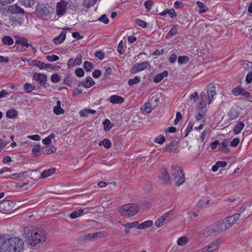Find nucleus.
<instances>
[{
    "instance_id": "nucleus-1",
    "label": "nucleus",
    "mask_w": 252,
    "mask_h": 252,
    "mask_svg": "<svg viewBox=\"0 0 252 252\" xmlns=\"http://www.w3.org/2000/svg\"><path fill=\"white\" fill-rule=\"evenodd\" d=\"M24 242L18 237H11L5 240L0 246V252H22Z\"/></svg>"
},
{
    "instance_id": "nucleus-2",
    "label": "nucleus",
    "mask_w": 252,
    "mask_h": 252,
    "mask_svg": "<svg viewBox=\"0 0 252 252\" xmlns=\"http://www.w3.org/2000/svg\"><path fill=\"white\" fill-rule=\"evenodd\" d=\"M26 236L28 244L31 246H34L38 243L45 242L47 233L41 229L28 230L26 232Z\"/></svg>"
},
{
    "instance_id": "nucleus-3",
    "label": "nucleus",
    "mask_w": 252,
    "mask_h": 252,
    "mask_svg": "<svg viewBox=\"0 0 252 252\" xmlns=\"http://www.w3.org/2000/svg\"><path fill=\"white\" fill-rule=\"evenodd\" d=\"M172 175L175 185L180 186L184 183L185 181V174L182 168L177 165H172L171 167Z\"/></svg>"
},
{
    "instance_id": "nucleus-4",
    "label": "nucleus",
    "mask_w": 252,
    "mask_h": 252,
    "mask_svg": "<svg viewBox=\"0 0 252 252\" xmlns=\"http://www.w3.org/2000/svg\"><path fill=\"white\" fill-rule=\"evenodd\" d=\"M121 214L126 217H132L139 212V208L136 204L128 203L122 205L119 209Z\"/></svg>"
},
{
    "instance_id": "nucleus-5",
    "label": "nucleus",
    "mask_w": 252,
    "mask_h": 252,
    "mask_svg": "<svg viewBox=\"0 0 252 252\" xmlns=\"http://www.w3.org/2000/svg\"><path fill=\"white\" fill-rule=\"evenodd\" d=\"M51 7L47 3H38L36 5V13L38 16L44 18L50 13Z\"/></svg>"
},
{
    "instance_id": "nucleus-6",
    "label": "nucleus",
    "mask_w": 252,
    "mask_h": 252,
    "mask_svg": "<svg viewBox=\"0 0 252 252\" xmlns=\"http://www.w3.org/2000/svg\"><path fill=\"white\" fill-rule=\"evenodd\" d=\"M71 6L70 2L65 0H62L56 4V12L58 15L63 16L69 7Z\"/></svg>"
},
{
    "instance_id": "nucleus-7",
    "label": "nucleus",
    "mask_w": 252,
    "mask_h": 252,
    "mask_svg": "<svg viewBox=\"0 0 252 252\" xmlns=\"http://www.w3.org/2000/svg\"><path fill=\"white\" fill-rule=\"evenodd\" d=\"M221 240L220 239H217L214 242L211 243L208 246L205 247L200 252H213L219 249Z\"/></svg>"
},
{
    "instance_id": "nucleus-8",
    "label": "nucleus",
    "mask_w": 252,
    "mask_h": 252,
    "mask_svg": "<svg viewBox=\"0 0 252 252\" xmlns=\"http://www.w3.org/2000/svg\"><path fill=\"white\" fill-rule=\"evenodd\" d=\"M231 92L232 94L236 96L241 95L246 98H250L251 97L250 94L242 88L241 86L235 87L232 90Z\"/></svg>"
},
{
    "instance_id": "nucleus-9",
    "label": "nucleus",
    "mask_w": 252,
    "mask_h": 252,
    "mask_svg": "<svg viewBox=\"0 0 252 252\" xmlns=\"http://www.w3.org/2000/svg\"><path fill=\"white\" fill-rule=\"evenodd\" d=\"M213 231L214 232H220L226 230L229 228L225 223V220H222L218 221L213 225Z\"/></svg>"
},
{
    "instance_id": "nucleus-10",
    "label": "nucleus",
    "mask_w": 252,
    "mask_h": 252,
    "mask_svg": "<svg viewBox=\"0 0 252 252\" xmlns=\"http://www.w3.org/2000/svg\"><path fill=\"white\" fill-rule=\"evenodd\" d=\"M207 89L208 95V103L209 104H210L215 98L214 97V96L216 94L215 87L214 86V85L210 84L207 86Z\"/></svg>"
},
{
    "instance_id": "nucleus-11",
    "label": "nucleus",
    "mask_w": 252,
    "mask_h": 252,
    "mask_svg": "<svg viewBox=\"0 0 252 252\" xmlns=\"http://www.w3.org/2000/svg\"><path fill=\"white\" fill-rule=\"evenodd\" d=\"M149 64V63L148 61H145L141 63H135L132 65L131 68V72L132 73H136L143 70L147 67Z\"/></svg>"
},
{
    "instance_id": "nucleus-12",
    "label": "nucleus",
    "mask_w": 252,
    "mask_h": 252,
    "mask_svg": "<svg viewBox=\"0 0 252 252\" xmlns=\"http://www.w3.org/2000/svg\"><path fill=\"white\" fill-rule=\"evenodd\" d=\"M240 213H236L233 215L229 216L224 219L225 223L229 228L231 227L239 219L240 217Z\"/></svg>"
},
{
    "instance_id": "nucleus-13",
    "label": "nucleus",
    "mask_w": 252,
    "mask_h": 252,
    "mask_svg": "<svg viewBox=\"0 0 252 252\" xmlns=\"http://www.w3.org/2000/svg\"><path fill=\"white\" fill-rule=\"evenodd\" d=\"M106 233L104 231H99L94 233H89L82 237L83 240H89L98 237H105Z\"/></svg>"
},
{
    "instance_id": "nucleus-14",
    "label": "nucleus",
    "mask_w": 252,
    "mask_h": 252,
    "mask_svg": "<svg viewBox=\"0 0 252 252\" xmlns=\"http://www.w3.org/2000/svg\"><path fill=\"white\" fill-rule=\"evenodd\" d=\"M7 11L9 13L24 14L25 11L17 4H12L8 6Z\"/></svg>"
},
{
    "instance_id": "nucleus-15",
    "label": "nucleus",
    "mask_w": 252,
    "mask_h": 252,
    "mask_svg": "<svg viewBox=\"0 0 252 252\" xmlns=\"http://www.w3.org/2000/svg\"><path fill=\"white\" fill-rule=\"evenodd\" d=\"M33 78L37 81L40 85L44 86L47 81V76L45 74L34 73L33 75Z\"/></svg>"
},
{
    "instance_id": "nucleus-16",
    "label": "nucleus",
    "mask_w": 252,
    "mask_h": 252,
    "mask_svg": "<svg viewBox=\"0 0 252 252\" xmlns=\"http://www.w3.org/2000/svg\"><path fill=\"white\" fill-rule=\"evenodd\" d=\"M30 65H33L34 66H36L40 69H43L47 68H51L52 64H46L44 63L43 62L36 61V60H32L31 63H30Z\"/></svg>"
},
{
    "instance_id": "nucleus-17",
    "label": "nucleus",
    "mask_w": 252,
    "mask_h": 252,
    "mask_svg": "<svg viewBox=\"0 0 252 252\" xmlns=\"http://www.w3.org/2000/svg\"><path fill=\"white\" fill-rule=\"evenodd\" d=\"M10 21L12 25L17 26L24 24L25 20L23 17L16 15L10 17Z\"/></svg>"
},
{
    "instance_id": "nucleus-18",
    "label": "nucleus",
    "mask_w": 252,
    "mask_h": 252,
    "mask_svg": "<svg viewBox=\"0 0 252 252\" xmlns=\"http://www.w3.org/2000/svg\"><path fill=\"white\" fill-rule=\"evenodd\" d=\"M177 142L172 141L165 147V151L166 152L178 153L179 151L177 148Z\"/></svg>"
},
{
    "instance_id": "nucleus-19",
    "label": "nucleus",
    "mask_w": 252,
    "mask_h": 252,
    "mask_svg": "<svg viewBox=\"0 0 252 252\" xmlns=\"http://www.w3.org/2000/svg\"><path fill=\"white\" fill-rule=\"evenodd\" d=\"M200 99L201 101L198 104V109L199 110H207L206 109V99H207V95L204 92H202L200 94Z\"/></svg>"
},
{
    "instance_id": "nucleus-20",
    "label": "nucleus",
    "mask_w": 252,
    "mask_h": 252,
    "mask_svg": "<svg viewBox=\"0 0 252 252\" xmlns=\"http://www.w3.org/2000/svg\"><path fill=\"white\" fill-rule=\"evenodd\" d=\"M66 32L63 29L60 34L58 36L54 38L53 41L56 44H60L63 42L66 37Z\"/></svg>"
},
{
    "instance_id": "nucleus-21",
    "label": "nucleus",
    "mask_w": 252,
    "mask_h": 252,
    "mask_svg": "<svg viewBox=\"0 0 252 252\" xmlns=\"http://www.w3.org/2000/svg\"><path fill=\"white\" fill-rule=\"evenodd\" d=\"M107 100L113 104H121L124 101V99L121 96L112 95L108 98Z\"/></svg>"
},
{
    "instance_id": "nucleus-22",
    "label": "nucleus",
    "mask_w": 252,
    "mask_h": 252,
    "mask_svg": "<svg viewBox=\"0 0 252 252\" xmlns=\"http://www.w3.org/2000/svg\"><path fill=\"white\" fill-rule=\"evenodd\" d=\"M138 225L137 221H134L132 222H128L123 224V225L125 227L124 232L126 234H128L130 229L133 227H136Z\"/></svg>"
},
{
    "instance_id": "nucleus-23",
    "label": "nucleus",
    "mask_w": 252,
    "mask_h": 252,
    "mask_svg": "<svg viewBox=\"0 0 252 252\" xmlns=\"http://www.w3.org/2000/svg\"><path fill=\"white\" fill-rule=\"evenodd\" d=\"M80 84L86 88H89L94 84V82L91 77L89 76L85 81L81 82Z\"/></svg>"
},
{
    "instance_id": "nucleus-24",
    "label": "nucleus",
    "mask_w": 252,
    "mask_h": 252,
    "mask_svg": "<svg viewBox=\"0 0 252 252\" xmlns=\"http://www.w3.org/2000/svg\"><path fill=\"white\" fill-rule=\"evenodd\" d=\"M13 203L9 200H5L0 203V208L4 211H9L12 208Z\"/></svg>"
},
{
    "instance_id": "nucleus-25",
    "label": "nucleus",
    "mask_w": 252,
    "mask_h": 252,
    "mask_svg": "<svg viewBox=\"0 0 252 252\" xmlns=\"http://www.w3.org/2000/svg\"><path fill=\"white\" fill-rule=\"evenodd\" d=\"M159 178L165 182H167L170 180L169 174L165 169H161L159 175Z\"/></svg>"
},
{
    "instance_id": "nucleus-26",
    "label": "nucleus",
    "mask_w": 252,
    "mask_h": 252,
    "mask_svg": "<svg viewBox=\"0 0 252 252\" xmlns=\"http://www.w3.org/2000/svg\"><path fill=\"white\" fill-rule=\"evenodd\" d=\"M61 101L58 100L57 101V105L54 107L53 112L57 115H59L64 113V110L61 107Z\"/></svg>"
},
{
    "instance_id": "nucleus-27",
    "label": "nucleus",
    "mask_w": 252,
    "mask_h": 252,
    "mask_svg": "<svg viewBox=\"0 0 252 252\" xmlns=\"http://www.w3.org/2000/svg\"><path fill=\"white\" fill-rule=\"evenodd\" d=\"M153 224L152 220H148L139 224H138L137 228L140 229H144L151 227Z\"/></svg>"
},
{
    "instance_id": "nucleus-28",
    "label": "nucleus",
    "mask_w": 252,
    "mask_h": 252,
    "mask_svg": "<svg viewBox=\"0 0 252 252\" xmlns=\"http://www.w3.org/2000/svg\"><path fill=\"white\" fill-rule=\"evenodd\" d=\"M168 72L167 71H164L161 73H159L156 75L154 79V81L155 83H159L165 77L167 76L168 75Z\"/></svg>"
},
{
    "instance_id": "nucleus-29",
    "label": "nucleus",
    "mask_w": 252,
    "mask_h": 252,
    "mask_svg": "<svg viewBox=\"0 0 252 252\" xmlns=\"http://www.w3.org/2000/svg\"><path fill=\"white\" fill-rule=\"evenodd\" d=\"M18 116V112L14 109H10L7 111L6 116L9 119H14Z\"/></svg>"
},
{
    "instance_id": "nucleus-30",
    "label": "nucleus",
    "mask_w": 252,
    "mask_h": 252,
    "mask_svg": "<svg viewBox=\"0 0 252 252\" xmlns=\"http://www.w3.org/2000/svg\"><path fill=\"white\" fill-rule=\"evenodd\" d=\"M95 113H96V111L91 109H84L79 112L80 117H87L89 114H94Z\"/></svg>"
},
{
    "instance_id": "nucleus-31",
    "label": "nucleus",
    "mask_w": 252,
    "mask_h": 252,
    "mask_svg": "<svg viewBox=\"0 0 252 252\" xmlns=\"http://www.w3.org/2000/svg\"><path fill=\"white\" fill-rule=\"evenodd\" d=\"M56 169L54 168L48 169L44 170L41 173V177L42 178H45L52 175L55 173Z\"/></svg>"
},
{
    "instance_id": "nucleus-32",
    "label": "nucleus",
    "mask_w": 252,
    "mask_h": 252,
    "mask_svg": "<svg viewBox=\"0 0 252 252\" xmlns=\"http://www.w3.org/2000/svg\"><path fill=\"white\" fill-rule=\"evenodd\" d=\"M245 126L244 123L242 122H240L236 125L233 128V132L236 134H238L240 133L242 130L244 128Z\"/></svg>"
},
{
    "instance_id": "nucleus-33",
    "label": "nucleus",
    "mask_w": 252,
    "mask_h": 252,
    "mask_svg": "<svg viewBox=\"0 0 252 252\" xmlns=\"http://www.w3.org/2000/svg\"><path fill=\"white\" fill-rule=\"evenodd\" d=\"M241 66L244 69L252 72V62L244 61L243 62Z\"/></svg>"
},
{
    "instance_id": "nucleus-34",
    "label": "nucleus",
    "mask_w": 252,
    "mask_h": 252,
    "mask_svg": "<svg viewBox=\"0 0 252 252\" xmlns=\"http://www.w3.org/2000/svg\"><path fill=\"white\" fill-rule=\"evenodd\" d=\"M2 42L3 44L8 46L12 45L14 43L13 39L10 36L8 35H6L2 38Z\"/></svg>"
},
{
    "instance_id": "nucleus-35",
    "label": "nucleus",
    "mask_w": 252,
    "mask_h": 252,
    "mask_svg": "<svg viewBox=\"0 0 252 252\" xmlns=\"http://www.w3.org/2000/svg\"><path fill=\"white\" fill-rule=\"evenodd\" d=\"M177 30L178 26L177 25H175L174 26H173L171 29L167 34L166 38L167 39H170L171 38H172L174 35H175L177 33Z\"/></svg>"
},
{
    "instance_id": "nucleus-36",
    "label": "nucleus",
    "mask_w": 252,
    "mask_h": 252,
    "mask_svg": "<svg viewBox=\"0 0 252 252\" xmlns=\"http://www.w3.org/2000/svg\"><path fill=\"white\" fill-rule=\"evenodd\" d=\"M219 149L220 151H222L225 153H227L229 151V149L227 148L226 140H223L219 144Z\"/></svg>"
},
{
    "instance_id": "nucleus-37",
    "label": "nucleus",
    "mask_w": 252,
    "mask_h": 252,
    "mask_svg": "<svg viewBox=\"0 0 252 252\" xmlns=\"http://www.w3.org/2000/svg\"><path fill=\"white\" fill-rule=\"evenodd\" d=\"M84 212V210L82 209L74 211L71 213L70 217L71 219H75L81 216Z\"/></svg>"
},
{
    "instance_id": "nucleus-38",
    "label": "nucleus",
    "mask_w": 252,
    "mask_h": 252,
    "mask_svg": "<svg viewBox=\"0 0 252 252\" xmlns=\"http://www.w3.org/2000/svg\"><path fill=\"white\" fill-rule=\"evenodd\" d=\"M239 116V112L238 111L234 109L231 108L228 113V116L230 120H235Z\"/></svg>"
},
{
    "instance_id": "nucleus-39",
    "label": "nucleus",
    "mask_w": 252,
    "mask_h": 252,
    "mask_svg": "<svg viewBox=\"0 0 252 252\" xmlns=\"http://www.w3.org/2000/svg\"><path fill=\"white\" fill-rule=\"evenodd\" d=\"M23 87L24 90L28 93H31L35 89V86L30 83L25 84Z\"/></svg>"
},
{
    "instance_id": "nucleus-40",
    "label": "nucleus",
    "mask_w": 252,
    "mask_h": 252,
    "mask_svg": "<svg viewBox=\"0 0 252 252\" xmlns=\"http://www.w3.org/2000/svg\"><path fill=\"white\" fill-rule=\"evenodd\" d=\"M99 145L103 146L105 148L108 149L111 147V143L109 139L105 138L103 140L99 142Z\"/></svg>"
},
{
    "instance_id": "nucleus-41",
    "label": "nucleus",
    "mask_w": 252,
    "mask_h": 252,
    "mask_svg": "<svg viewBox=\"0 0 252 252\" xmlns=\"http://www.w3.org/2000/svg\"><path fill=\"white\" fill-rule=\"evenodd\" d=\"M141 109L146 113H150L153 110L152 106L150 103H146L141 106Z\"/></svg>"
},
{
    "instance_id": "nucleus-42",
    "label": "nucleus",
    "mask_w": 252,
    "mask_h": 252,
    "mask_svg": "<svg viewBox=\"0 0 252 252\" xmlns=\"http://www.w3.org/2000/svg\"><path fill=\"white\" fill-rule=\"evenodd\" d=\"M20 1L26 7H31L34 5L35 0H20Z\"/></svg>"
},
{
    "instance_id": "nucleus-43",
    "label": "nucleus",
    "mask_w": 252,
    "mask_h": 252,
    "mask_svg": "<svg viewBox=\"0 0 252 252\" xmlns=\"http://www.w3.org/2000/svg\"><path fill=\"white\" fill-rule=\"evenodd\" d=\"M189 61V58L187 56H179L178 58V62L179 64L187 63Z\"/></svg>"
},
{
    "instance_id": "nucleus-44",
    "label": "nucleus",
    "mask_w": 252,
    "mask_h": 252,
    "mask_svg": "<svg viewBox=\"0 0 252 252\" xmlns=\"http://www.w3.org/2000/svg\"><path fill=\"white\" fill-rule=\"evenodd\" d=\"M83 66L84 69L87 72L91 71L94 68L93 64L88 61H85L84 63Z\"/></svg>"
},
{
    "instance_id": "nucleus-45",
    "label": "nucleus",
    "mask_w": 252,
    "mask_h": 252,
    "mask_svg": "<svg viewBox=\"0 0 252 252\" xmlns=\"http://www.w3.org/2000/svg\"><path fill=\"white\" fill-rule=\"evenodd\" d=\"M51 81L53 83H59L61 80V77L58 73H54L51 77Z\"/></svg>"
},
{
    "instance_id": "nucleus-46",
    "label": "nucleus",
    "mask_w": 252,
    "mask_h": 252,
    "mask_svg": "<svg viewBox=\"0 0 252 252\" xmlns=\"http://www.w3.org/2000/svg\"><path fill=\"white\" fill-rule=\"evenodd\" d=\"M188 239L186 236L180 237L177 241V244L179 246H184L188 242Z\"/></svg>"
},
{
    "instance_id": "nucleus-47",
    "label": "nucleus",
    "mask_w": 252,
    "mask_h": 252,
    "mask_svg": "<svg viewBox=\"0 0 252 252\" xmlns=\"http://www.w3.org/2000/svg\"><path fill=\"white\" fill-rule=\"evenodd\" d=\"M103 124L104 129L105 131L110 130L112 127L111 123L108 119L105 120V121L103 122Z\"/></svg>"
},
{
    "instance_id": "nucleus-48",
    "label": "nucleus",
    "mask_w": 252,
    "mask_h": 252,
    "mask_svg": "<svg viewBox=\"0 0 252 252\" xmlns=\"http://www.w3.org/2000/svg\"><path fill=\"white\" fill-rule=\"evenodd\" d=\"M207 110H204L202 111L199 110L198 113L196 116V119L197 120H200L206 115Z\"/></svg>"
},
{
    "instance_id": "nucleus-49",
    "label": "nucleus",
    "mask_w": 252,
    "mask_h": 252,
    "mask_svg": "<svg viewBox=\"0 0 252 252\" xmlns=\"http://www.w3.org/2000/svg\"><path fill=\"white\" fill-rule=\"evenodd\" d=\"M141 81L140 78L138 76H135L133 79H129L128 81V84L130 86H132L134 84L139 83Z\"/></svg>"
},
{
    "instance_id": "nucleus-50",
    "label": "nucleus",
    "mask_w": 252,
    "mask_h": 252,
    "mask_svg": "<svg viewBox=\"0 0 252 252\" xmlns=\"http://www.w3.org/2000/svg\"><path fill=\"white\" fill-rule=\"evenodd\" d=\"M56 151V148L54 146H52V147H46L43 150V153L44 154H50L51 153H53Z\"/></svg>"
},
{
    "instance_id": "nucleus-51",
    "label": "nucleus",
    "mask_w": 252,
    "mask_h": 252,
    "mask_svg": "<svg viewBox=\"0 0 252 252\" xmlns=\"http://www.w3.org/2000/svg\"><path fill=\"white\" fill-rule=\"evenodd\" d=\"M96 1L97 0H84V5L87 7H90L94 5Z\"/></svg>"
},
{
    "instance_id": "nucleus-52",
    "label": "nucleus",
    "mask_w": 252,
    "mask_h": 252,
    "mask_svg": "<svg viewBox=\"0 0 252 252\" xmlns=\"http://www.w3.org/2000/svg\"><path fill=\"white\" fill-rule=\"evenodd\" d=\"M135 23L143 28H145L147 26L146 22L139 19H135Z\"/></svg>"
},
{
    "instance_id": "nucleus-53",
    "label": "nucleus",
    "mask_w": 252,
    "mask_h": 252,
    "mask_svg": "<svg viewBox=\"0 0 252 252\" xmlns=\"http://www.w3.org/2000/svg\"><path fill=\"white\" fill-rule=\"evenodd\" d=\"M165 220L163 218L160 217L155 221V224L157 227H160L163 225V222Z\"/></svg>"
},
{
    "instance_id": "nucleus-54",
    "label": "nucleus",
    "mask_w": 252,
    "mask_h": 252,
    "mask_svg": "<svg viewBox=\"0 0 252 252\" xmlns=\"http://www.w3.org/2000/svg\"><path fill=\"white\" fill-rule=\"evenodd\" d=\"M197 6L200 8V11L201 13H204L207 11L208 8L206 6H204L203 3L200 1L196 2Z\"/></svg>"
},
{
    "instance_id": "nucleus-55",
    "label": "nucleus",
    "mask_w": 252,
    "mask_h": 252,
    "mask_svg": "<svg viewBox=\"0 0 252 252\" xmlns=\"http://www.w3.org/2000/svg\"><path fill=\"white\" fill-rule=\"evenodd\" d=\"M165 141V138L164 136L159 135L158 137L156 138L154 141L155 142L162 144Z\"/></svg>"
},
{
    "instance_id": "nucleus-56",
    "label": "nucleus",
    "mask_w": 252,
    "mask_h": 252,
    "mask_svg": "<svg viewBox=\"0 0 252 252\" xmlns=\"http://www.w3.org/2000/svg\"><path fill=\"white\" fill-rule=\"evenodd\" d=\"M153 4L154 3L152 0H148L145 2L144 5L148 12L151 9Z\"/></svg>"
},
{
    "instance_id": "nucleus-57",
    "label": "nucleus",
    "mask_w": 252,
    "mask_h": 252,
    "mask_svg": "<svg viewBox=\"0 0 252 252\" xmlns=\"http://www.w3.org/2000/svg\"><path fill=\"white\" fill-rule=\"evenodd\" d=\"M82 56L81 54H78L77 55V56H76L75 59L74 60L75 62H74V63H75L76 65H80L81 64L82 62Z\"/></svg>"
},
{
    "instance_id": "nucleus-58",
    "label": "nucleus",
    "mask_w": 252,
    "mask_h": 252,
    "mask_svg": "<svg viewBox=\"0 0 252 252\" xmlns=\"http://www.w3.org/2000/svg\"><path fill=\"white\" fill-rule=\"evenodd\" d=\"M46 59L49 62H53L58 61L59 59V57L56 55H53L51 56H47Z\"/></svg>"
},
{
    "instance_id": "nucleus-59",
    "label": "nucleus",
    "mask_w": 252,
    "mask_h": 252,
    "mask_svg": "<svg viewBox=\"0 0 252 252\" xmlns=\"http://www.w3.org/2000/svg\"><path fill=\"white\" fill-rule=\"evenodd\" d=\"M193 124L192 123L189 122L188 124V126H187V128L186 130V133L185 136L186 137L188 135L189 133L191 131L192 129V127L193 126Z\"/></svg>"
},
{
    "instance_id": "nucleus-60",
    "label": "nucleus",
    "mask_w": 252,
    "mask_h": 252,
    "mask_svg": "<svg viewBox=\"0 0 252 252\" xmlns=\"http://www.w3.org/2000/svg\"><path fill=\"white\" fill-rule=\"evenodd\" d=\"M95 57L99 60H102L104 57V53L101 51H96L95 53Z\"/></svg>"
},
{
    "instance_id": "nucleus-61",
    "label": "nucleus",
    "mask_w": 252,
    "mask_h": 252,
    "mask_svg": "<svg viewBox=\"0 0 252 252\" xmlns=\"http://www.w3.org/2000/svg\"><path fill=\"white\" fill-rule=\"evenodd\" d=\"M84 71L82 68H79L75 70V74L78 77H83L84 75Z\"/></svg>"
},
{
    "instance_id": "nucleus-62",
    "label": "nucleus",
    "mask_w": 252,
    "mask_h": 252,
    "mask_svg": "<svg viewBox=\"0 0 252 252\" xmlns=\"http://www.w3.org/2000/svg\"><path fill=\"white\" fill-rule=\"evenodd\" d=\"M98 20L101 22H103L105 24H107L109 23V19L108 17L106 16L105 14L102 15L99 19Z\"/></svg>"
},
{
    "instance_id": "nucleus-63",
    "label": "nucleus",
    "mask_w": 252,
    "mask_h": 252,
    "mask_svg": "<svg viewBox=\"0 0 252 252\" xmlns=\"http://www.w3.org/2000/svg\"><path fill=\"white\" fill-rule=\"evenodd\" d=\"M182 118V115H181V113L179 112H177L176 113V119L174 121V125H176L178 124V123L179 122V121L181 120Z\"/></svg>"
},
{
    "instance_id": "nucleus-64",
    "label": "nucleus",
    "mask_w": 252,
    "mask_h": 252,
    "mask_svg": "<svg viewBox=\"0 0 252 252\" xmlns=\"http://www.w3.org/2000/svg\"><path fill=\"white\" fill-rule=\"evenodd\" d=\"M246 81L247 83L250 84L252 81V72H249L246 77Z\"/></svg>"
}]
</instances>
